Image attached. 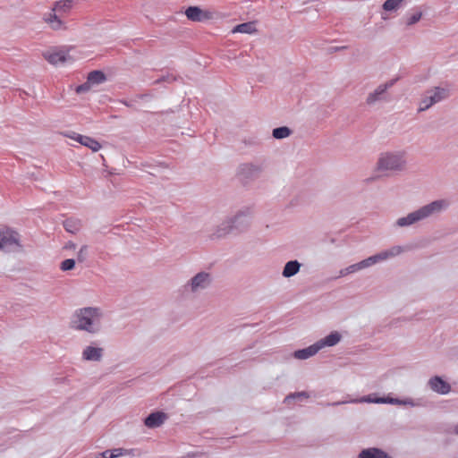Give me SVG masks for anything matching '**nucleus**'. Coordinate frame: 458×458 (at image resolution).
Listing matches in <instances>:
<instances>
[{"instance_id":"1","label":"nucleus","mask_w":458,"mask_h":458,"mask_svg":"<svg viewBox=\"0 0 458 458\" xmlns=\"http://www.w3.org/2000/svg\"><path fill=\"white\" fill-rule=\"evenodd\" d=\"M105 310L97 306L78 309L71 318V327L76 331L97 335L101 332Z\"/></svg>"},{"instance_id":"2","label":"nucleus","mask_w":458,"mask_h":458,"mask_svg":"<svg viewBox=\"0 0 458 458\" xmlns=\"http://www.w3.org/2000/svg\"><path fill=\"white\" fill-rule=\"evenodd\" d=\"M450 205L448 199H439L428 203L420 208L409 213L405 216L399 217L394 225L396 227H408L429 217L437 216L445 211Z\"/></svg>"},{"instance_id":"3","label":"nucleus","mask_w":458,"mask_h":458,"mask_svg":"<svg viewBox=\"0 0 458 458\" xmlns=\"http://www.w3.org/2000/svg\"><path fill=\"white\" fill-rule=\"evenodd\" d=\"M407 165V154L404 150L386 151L379 155L377 170L379 172H402Z\"/></svg>"},{"instance_id":"4","label":"nucleus","mask_w":458,"mask_h":458,"mask_svg":"<svg viewBox=\"0 0 458 458\" xmlns=\"http://www.w3.org/2000/svg\"><path fill=\"white\" fill-rule=\"evenodd\" d=\"M389 403V404H394V405H407L411 407H416L419 405V403L414 401L411 398H406V399H398V398H393V397H373L371 394L362 396L360 398L357 399H350V400H344L339 402H335L332 403H327V405H341L345 403Z\"/></svg>"},{"instance_id":"5","label":"nucleus","mask_w":458,"mask_h":458,"mask_svg":"<svg viewBox=\"0 0 458 458\" xmlns=\"http://www.w3.org/2000/svg\"><path fill=\"white\" fill-rule=\"evenodd\" d=\"M213 282L212 275L200 271L191 276L182 286L183 292L191 295H198L210 287Z\"/></svg>"},{"instance_id":"6","label":"nucleus","mask_w":458,"mask_h":458,"mask_svg":"<svg viewBox=\"0 0 458 458\" xmlns=\"http://www.w3.org/2000/svg\"><path fill=\"white\" fill-rule=\"evenodd\" d=\"M449 95V89L441 87H434L426 90L419 103L418 112L428 110L432 106L446 99Z\"/></svg>"},{"instance_id":"7","label":"nucleus","mask_w":458,"mask_h":458,"mask_svg":"<svg viewBox=\"0 0 458 458\" xmlns=\"http://www.w3.org/2000/svg\"><path fill=\"white\" fill-rule=\"evenodd\" d=\"M396 81L397 79H392L385 83L379 84L373 91L368 94L366 104L369 106H374L378 102L386 100V91L395 84Z\"/></svg>"},{"instance_id":"8","label":"nucleus","mask_w":458,"mask_h":458,"mask_svg":"<svg viewBox=\"0 0 458 458\" xmlns=\"http://www.w3.org/2000/svg\"><path fill=\"white\" fill-rule=\"evenodd\" d=\"M20 247V235L18 233L12 230L0 232V250L14 251L19 250Z\"/></svg>"},{"instance_id":"9","label":"nucleus","mask_w":458,"mask_h":458,"mask_svg":"<svg viewBox=\"0 0 458 458\" xmlns=\"http://www.w3.org/2000/svg\"><path fill=\"white\" fill-rule=\"evenodd\" d=\"M251 216V210L248 208L238 211L233 216L229 217L230 221L233 225V232H243L250 225V218Z\"/></svg>"},{"instance_id":"10","label":"nucleus","mask_w":458,"mask_h":458,"mask_svg":"<svg viewBox=\"0 0 458 458\" xmlns=\"http://www.w3.org/2000/svg\"><path fill=\"white\" fill-rule=\"evenodd\" d=\"M232 233H233V225L230 221V218H227L217 225L208 237L212 241H216L225 238Z\"/></svg>"},{"instance_id":"11","label":"nucleus","mask_w":458,"mask_h":458,"mask_svg":"<svg viewBox=\"0 0 458 458\" xmlns=\"http://www.w3.org/2000/svg\"><path fill=\"white\" fill-rule=\"evenodd\" d=\"M186 17L191 21L201 22L210 20L213 13L208 10H203L199 6H190L184 12Z\"/></svg>"},{"instance_id":"12","label":"nucleus","mask_w":458,"mask_h":458,"mask_svg":"<svg viewBox=\"0 0 458 458\" xmlns=\"http://www.w3.org/2000/svg\"><path fill=\"white\" fill-rule=\"evenodd\" d=\"M404 251V248L399 245L393 246L387 250H382L379 253H377L371 256L374 265L389 259H393L401 255Z\"/></svg>"},{"instance_id":"13","label":"nucleus","mask_w":458,"mask_h":458,"mask_svg":"<svg viewBox=\"0 0 458 458\" xmlns=\"http://www.w3.org/2000/svg\"><path fill=\"white\" fill-rule=\"evenodd\" d=\"M104 355V349L95 344L87 345L81 352V358L85 361H100Z\"/></svg>"},{"instance_id":"14","label":"nucleus","mask_w":458,"mask_h":458,"mask_svg":"<svg viewBox=\"0 0 458 458\" xmlns=\"http://www.w3.org/2000/svg\"><path fill=\"white\" fill-rule=\"evenodd\" d=\"M44 58L52 64L65 63L69 59L67 52L63 49H49L43 53Z\"/></svg>"},{"instance_id":"15","label":"nucleus","mask_w":458,"mask_h":458,"mask_svg":"<svg viewBox=\"0 0 458 458\" xmlns=\"http://www.w3.org/2000/svg\"><path fill=\"white\" fill-rule=\"evenodd\" d=\"M374 263H373V260L371 259V256L358 262V263H355V264H352V265H350L343 269L340 270L339 272V276L343 277V276H346L350 274H353V273H356L360 270H362V269H365L367 267H369L371 266H373Z\"/></svg>"},{"instance_id":"16","label":"nucleus","mask_w":458,"mask_h":458,"mask_svg":"<svg viewBox=\"0 0 458 458\" xmlns=\"http://www.w3.org/2000/svg\"><path fill=\"white\" fill-rule=\"evenodd\" d=\"M428 385L432 391L439 394H446L451 391V386L438 376L432 377Z\"/></svg>"},{"instance_id":"17","label":"nucleus","mask_w":458,"mask_h":458,"mask_svg":"<svg viewBox=\"0 0 458 458\" xmlns=\"http://www.w3.org/2000/svg\"><path fill=\"white\" fill-rule=\"evenodd\" d=\"M61 14L57 12H54L53 9L48 13L44 15V21L49 25L54 30H66L67 26L65 22L61 19Z\"/></svg>"},{"instance_id":"18","label":"nucleus","mask_w":458,"mask_h":458,"mask_svg":"<svg viewBox=\"0 0 458 458\" xmlns=\"http://www.w3.org/2000/svg\"><path fill=\"white\" fill-rule=\"evenodd\" d=\"M342 338L343 336L341 333H339L338 331H332L325 337L317 341L316 344L320 351L326 347L335 346L341 342Z\"/></svg>"},{"instance_id":"19","label":"nucleus","mask_w":458,"mask_h":458,"mask_svg":"<svg viewBox=\"0 0 458 458\" xmlns=\"http://www.w3.org/2000/svg\"><path fill=\"white\" fill-rule=\"evenodd\" d=\"M423 13L420 7H415L405 13L403 17V22L405 26L411 27L421 20Z\"/></svg>"},{"instance_id":"20","label":"nucleus","mask_w":458,"mask_h":458,"mask_svg":"<svg viewBox=\"0 0 458 458\" xmlns=\"http://www.w3.org/2000/svg\"><path fill=\"white\" fill-rule=\"evenodd\" d=\"M261 166L253 163L242 164L239 167V173L246 178L257 176L261 172Z\"/></svg>"},{"instance_id":"21","label":"nucleus","mask_w":458,"mask_h":458,"mask_svg":"<svg viewBox=\"0 0 458 458\" xmlns=\"http://www.w3.org/2000/svg\"><path fill=\"white\" fill-rule=\"evenodd\" d=\"M319 352V349L316 343L313 344L301 349L297 350L293 352V357L297 360H307L314 355H316Z\"/></svg>"},{"instance_id":"22","label":"nucleus","mask_w":458,"mask_h":458,"mask_svg":"<svg viewBox=\"0 0 458 458\" xmlns=\"http://www.w3.org/2000/svg\"><path fill=\"white\" fill-rule=\"evenodd\" d=\"M357 458H392L382 449L371 447L362 450Z\"/></svg>"},{"instance_id":"23","label":"nucleus","mask_w":458,"mask_h":458,"mask_svg":"<svg viewBox=\"0 0 458 458\" xmlns=\"http://www.w3.org/2000/svg\"><path fill=\"white\" fill-rule=\"evenodd\" d=\"M165 420V415L163 412H153L145 419V425L148 428H154L161 426Z\"/></svg>"},{"instance_id":"24","label":"nucleus","mask_w":458,"mask_h":458,"mask_svg":"<svg viewBox=\"0 0 458 458\" xmlns=\"http://www.w3.org/2000/svg\"><path fill=\"white\" fill-rule=\"evenodd\" d=\"M301 263L298 260H290L285 263L282 276L285 278L292 277L299 273L301 269Z\"/></svg>"},{"instance_id":"25","label":"nucleus","mask_w":458,"mask_h":458,"mask_svg":"<svg viewBox=\"0 0 458 458\" xmlns=\"http://www.w3.org/2000/svg\"><path fill=\"white\" fill-rule=\"evenodd\" d=\"M72 3L73 0H59L55 4L53 11L59 14L68 13L72 7Z\"/></svg>"},{"instance_id":"26","label":"nucleus","mask_w":458,"mask_h":458,"mask_svg":"<svg viewBox=\"0 0 458 458\" xmlns=\"http://www.w3.org/2000/svg\"><path fill=\"white\" fill-rule=\"evenodd\" d=\"M79 138V143L89 148L94 152L98 151L101 148V145L98 141H97L95 139L90 138L89 136H82L78 137Z\"/></svg>"},{"instance_id":"27","label":"nucleus","mask_w":458,"mask_h":458,"mask_svg":"<svg viewBox=\"0 0 458 458\" xmlns=\"http://www.w3.org/2000/svg\"><path fill=\"white\" fill-rule=\"evenodd\" d=\"M405 0H386L382 8L386 13H394L397 12L403 4Z\"/></svg>"},{"instance_id":"28","label":"nucleus","mask_w":458,"mask_h":458,"mask_svg":"<svg viewBox=\"0 0 458 458\" xmlns=\"http://www.w3.org/2000/svg\"><path fill=\"white\" fill-rule=\"evenodd\" d=\"M87 80L92 86L98 85L106 81V75L101 71H93L89 73Z\"/></svg>"},{"instance_id":"29","label":"nucleus","mask_w":458,"mask_h":458,"mask_svg":"<svg viewBox=\"0 0 458 458\" xmlns=\"http://www.w3.org/2000/svg\"><path fill=\"white\" fill-rule=\"evenodd\" d=\"M292 133L290 128L286 126H282L278 128H275L272 131V135L276 140H283L288 138Z\"/></svg>"},{"instance_id":"30","label":"nucleus","mask_w":458,"mask_h":458,"mask_svg":"<svg viewBox=\"0 0 458 458\" xmlns=\"http://www.w3.org/2000/svg\"><path fill=\"white\" fill-rule=\"evenodd\" d=\"M254 31H255V27L251 22L239 24V25L235 26L233 30V33L239 32V33L251 34Z\"/></svg>"},{"instance_id":"31","label":"nucleus","mask_w":458,"mask_h":458,"mask_svg":"<svg viewBox=\"0 0 458 458\" xmlns=\"http://www.w3.org/2000/svg\"><path fill=\"white\" fill-rule=\"evenodd\" d=\"M64 226L67 232L75 233L80 229V223L73 219H67L64 221Z\"/></svg>"},{"instance_id":"32","label":"nucleus","mask_w":458,"mask_h":458,"mask_svg":"<svg viewBox=\"0 0 458 458\" xmlns=\"http://www.w3.org/2000/svg\"><path fill=\"white\" fill-rule=\"evenodd\" d=\"M89 254L88 245H82L77 252V260L81 263L84 262Z\"/></svg>"},{"instance_id":"33","label":"nucleus","mask_w":458,"mask_h":458,"mask_svg":"<svg viewBox=\"0 0 458 458\" xmlns=\"http://www.w3.org/2000/svg\"><path fill=\"white\" fill-rule=\"evenodd\" d=\"M309 397H310V394L305 391L297 392V393H293V394L287 395L284 398V403H289V402L293 399L309 398Z\"/></svg>"},{"instance_id":"34","label":"nucleus","mask_w":458,"mask_h":458,"mask_svg":"<svg viewBox=\"0 0 458 458\" xmlns=\"http://www.w3.org/2000/svg\"><path fill=\"white\" fill-rule=\"evenodd\" d=\"M75 267V260L73 259H67L61 262L60 269L62 271H69Z\"/></svg>"},{"instance_id":"35","label":"nucleus","mask_w":458,"mask_h":458,"mask_svg":"<svg viewBox=\"0 0 458 458\" xmlns=\"http://www.w3.org/2000/svg\"><path fill=\"white\" fill-rule=\"evenodd\" d=\"M91 84L89 83V81L87 80L86 82H84L83 84L81 85H79L77 88H76V92L78 94H81V93H85V92H88L90 88H91Z\"/></svg>"},{"instance_id":"36","label":"nucleus","mask_w":458,"mask_h":458,"mask_svg":"<svg viewBox=\"0 0 458 458\" xmlns=\"http://www.w3.org/2000/svg\"><path fill=\"white\" fill-rule=\"evenodd\" d=\"M63 134H64V137H67V138H70L72 140H74L77 142H79V138L78 137H82L83 136V135L79 134V133L74 132V131H67V132H64Z\"/></svg>"},{"instance_id":"37","label":"nucleus","mask_w":458,"mask_h":458,"mask_svg":"<svg viewBox=\"0 0 458 458\" xmlns=\"http://www.w3.org/2000/svg\"><path fill=\"white\" fill-rule=\"evenodd\" d=\"M124 454V450L122 448H115L113 450H110V454H112V458H117L119 456H122Z\"/></svg>"},{"instance_id":"38","label":"nucleus","mask_w":458,"mask_h":458,"mask_svg":"<svg viewBox=\"0 0 458 458\" xmlns=\"http://www.w3.org/2000/svg\"><path fill=\"white\" fill-rule=\"evenodd\" d=\"M97 458H112V454H110V450H106L102 453H99Z\"/></svg>"},{"instance_id":"39","label":"nucleus","mask_w":458,"mask_h":458,"mask_svg":"<svg viewBox=\"0 0 458 458\" xmlns=\"http://www.w3.org/2000/svg\"><path fill=\"white\" fill-rule=\"evenodd\" d=\"M65 249L75 250L76 249V244L74 242H69L66 243Z\"/></svg>"},{"instance_id":"40","label":"nucleus","mask_w":458,"mask_h":458,"mask_svg":"<svg viewBox=\"0 0 458 458\" xmlns=\"http://www.w3.org/2000/svg\"><path fill=\"white\" fill-rule=\"evenodd\" d=\"M453 431H454V434L458 435V423L454 426Z\"/></svg>"},{"instance_id":"41","label":"nucleus","mask_w":458,"mask_h":458,"mask_svg":"<svg viewBox=\"0 0 458 458\" xmlns=\"http://www.w3.org/2000/svg\"><path fill=\"white\" fill-rule=\"evenodd\" d=\"M381 17H382V19H384V20H385V19H386V17L384 14H382V16H381Z\"/></svg>"}]
</instances>
